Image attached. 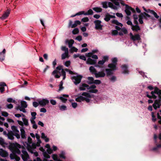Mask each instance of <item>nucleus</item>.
<instances>
[{
	"label": "nucleus",
	"mask_w": 161,
	"mask_h": 161,
	"mask_svg": "<svg viewBox=\"0 0 161 161\" xmlns=\"http://www.w3.org/2000/svg\"><path fill=\"white\" fill-rule=\"evenodd\" d=\"M0 144L4 147H6H6H8V148L13 153L10 155V157L11 159H14V161H19L20 158L16 155L21 153V151L19 149L21 148V146L19 144L11 143L8 145V143L4 142L3 138H0Z\"/></svg>",
	"instance_id": "1"
},
{
	"label": "nucleus",
	"mask_w": 161,
	"mask_h": 161,
	"mask_svg": "<svg viewBox=\"0 0 161 161\" xmlns=\"http://www.w3.org/2000/svg\"><path fill=\"white\" fill-rule=\"evenodd\" d=\"M52 74L57 78H59L61 75L63 76V80H64L66 78V73L63 69V67L62 65H59L57 66L56 68V69L53 71Z\"/></svg>",
	"instance_id": "2"
},
{
	"label": "nucleus",
	"mask_w": 161,
	"mask_h": 161,
	"mask_svg": "<svg viewBox=\"0 0 161 161\" xmlns=\"http://www.w3.org/2000/svg\"><path fill=\"white\" fill-rule=\"evenodd\" d=\"M96 86L94 85L89 86L85 83H81L79 86V89L80 91H84L86 89L89 90V92L91 93H96L97 92V90L95 89Z\"/></svg>",
	"instance_id": "3"
},
{
	"label": "nucleus",
	"mask_w": 161,
	"mask_h": 161,
	"mask_svg": "<svg viewBox=\"0 0 161 161\" xmlns=\"http://www.w3.org/2000/svg\"><path fill=\"white\" fill-rule=\"evenodd\" d=\"M119 2L120 3L122 6H125V12L128 15H130L131 12L133 13L135 12V11L134 8H133L128 5L125 4L123 1L119 0Z\"/></svg>",
	"instance_id": "4"
},
{
	"label": "nucleus",
	"mask_w": 161,
	"mask_h": 161,
	"mask_svg": "<svg viewBox=\"0 0 161 161\" xmlns=\"http://www.w3.org/2000/svg\"><path fill=\"white\" fill-rule=\"evenodd\" d=\"M119 2L120 3L122 6H125V12L128 15H130L131 12L133 13L135 12V11L134 8H133L128 5L125 4L123 1L119 0Z\"/></svg>",
	"instance_id": "5"
},
{
	"label": "nucleus",
	"mask_w": 161,
	"mask_h": 161,
	"mask_svg": "<svg viewBox=\"0 0 161 161\" xmlns=\"http://www.w3.org/2000/svg\"><path fill=\"white\" fill-rule=\"evenodd\" d=\"M27 105L26 102L24 101H22L21 102L20 105H19L16 108L17 110H19L20 111L23 112L24 113L26 112L25 108H27Z\"/></svg>",
	"instance_id": "6"
},
{
	"label": "nucleus",
	"mask_w": 161,
	"mask_h": 161,
	"mask_svg": "<svg viewBox=\"0 0 161 161\" xmlns=\"http://www.w3.org/2000/svg\"><path fill=\"white\" fill-rule=\"evenodd\" d=\"M22 121L19 120H17V122L19 125L22 126L25 125L26 127L29 126L28 120L24 114H22Z\"/></svg>",
	"instance_id": "7"
},
{
	"label": "nucleus",
	"mask_w": 161,
	"mask_h": 161,
	"mask_svg": "<svg viewBox=\"0 0 161 161\" xmlns=\"http://www.w3.org/2000/svg\"><path fill=\"white\" fill-rule=\"evenodd\" d=\"M21 158L24 161H28L29 159V156L25 149L23 148L21 150Z\"/></svg>",
	"instance_id": "8"
},
{
	"label": "nucleus",
	"mask_w": 161,
	"mask_h": 161,
	"mask_svg": "<svg viewBox=\"0 0 161 161\" xmlns=\"http://www.w3.org/2000/svg\"><path fill=\"white\" fill-rule=\"evenodd\" d=\"M12 131L14 134V136L17 138L19 139L20 138V135L19 131L18 130L17 128L15 126L13 125L11 126Z\"/></svg>",
	"instance_id": "9"
},
{
	"label": "nucleus",
	"mask_w": 161,
	"mask_h": 161,
	"mask_svg": "<svg viewBox=\"0 0 161 161\" xmlns=\"http://www.w3.org/2000/svg\"><path fill=\"white\" fill-rule=\"evenodd\" d=\"M82 77L81 75H78L73 77L72 79L74 83L77 85L80 82Z\"/></svg>",
	"instance_id": "10"
},
{
	"label": "nucleus",
	"mask_w": 161,
	"mask_h": 161,
	"mask_svg": "<svg viewBox=\"0 0 161 161\" xmlns=\"http://www.w3.org/2000/svg\"><path fill=\"white\" fill-rule=\"evenodd\" d=\"M72 21L71 20H70L69 24V27H71L72 28H75L76 27L77 25H80L81 24V22L80 21L77 20L75 21L73 24H72Z\"/></svg>",
	"instance_id": "11"
},
{
	"label": "nucleus",
	"mask_w": 161,
	"mask_h": 161,
	"mask_svg": "<svg viewBox=\"0 0 161 161\" xmlns=\"http://www.w3.org/2000/svg\"><path fill=\"white\" fill-rule=\"evenodd\" d=\"M94 22L95 25V28L96 29L100 30L102 29L103 25H101V21L97 20H95Z\"/></svg>",
	"instance_id": "12"
},
{
	"label": "nucleus",
	"mask_w": 161,
	"mask_h": 161,
	"mask_svg": "<svg viewBox=\"0 0 161 161\" xmlns=\"http://www.w3.org/2000/svg\"><path fill=\"white\" fill-rule=\"evenodd\" d=\"M38 102L40 106L42 107H44L49 103V101L47 98H45L39 100L38 101Z\"/></svg>",
	"instance_id": "13"
},
{
	"label": "nucleus",
	"mask_w": 161,
	"mask_h": 161,
	"mask_svg": "<svg viewBox=\"0 0 161 161\" xmlns=\"http://www.w3.org/2000/svg\"><path fill=\"white\" fill-rule=\"evenodd\" d=\"M10 10L8 9L4 12L2 16L0 17V19L2 20H4L6 19L8 16L10 14Z\"/></svg>",
	"instance_id": "14"
},
{
	"label": "nucleus",
	"mask_w": 161,
	"mask_h": 161,
	"mask_svg": "<svg viewBox=\"0 0 161 161\" xmlns=\"http://www.w3.org/2000/svg\"><path fill=\"white\" fill-rule=\"evenodd\" d=\"M82 95L84 96V101L85 100L87 103L90 102L91 95L88 93L83 92Z\"/></svg>",
	"instance_id": "15"
},
{
	"label": "nucleus",
	"mask_w": 161,
	"mask_h": 161,
	"mask_svg": "<svg viewBox=\"0 0 161 161\" xmlns=\"http://www.w3.org/2000/svg\"><path fill=\"white\" fill-rule=\"evenodd\" d=\"M6 135L8 139L11 140H13L14 139V134L13 132L12 131H8V133L6 134Z\"/></svg>",
	"instance_id": "16"
},
{
	"label": "nucleus",
	"mask_w": 161,
	"mask_h": 161,
	"mask_svg": "<svg viewBox=\"0 0 161 161\" xmlns=\"http://www.w3.org/2000/svg\"><path fill=\"white\" fill-rule=\"evenodd\" d=\"M68 97V95L64 94L62 96L57 97V98L60 99L63 103H65L67 100L66 98Z\"/></svg>",
	"instance_id": "17"
},
{
	"label": "nucleus",
	"mask_w": 161,
	"mask_h": 161,
	"mask_svg": "<svg viewBox=\"0 0 161 161\" xmlns=\"http://www.w3.org/2000/svg\"><path fill=\"white\" fill-rule=\"evenodd\" d=\"M143 8L144 9V10L147 12L153 14L154 16L156 19H158L159 18V16L157 15V14L154 11L152 10H150V9H148V10H146L145 8L143 7Z\"/></svg>",
	"instance_id": "18"
},
{
	"label": "nucleus",
	"mask_w": 161,
	"mask_h": 161,
	"mask_svg": "<svg viewBox=\"0 0 161 161\" xmlns=\"http://www.w3.org/2000/svg\"><path fill=\"white\" fill-rule=\"evenodd\" d=\"M8 153L3 149H0V156L3 157H6L8 156Z\"/></svg>",
	"instance_id": "19"
},
{
	"label": "nucleus",
	"mask_w": 161,
	"mask_h": 161,
	"mask_svg": "<svg viewBox=\"0 0 161 161\" xmlns=\"http://www.w3.org/2000/svg\"><path fill=\"white\" fill-rule=\"evenodd\" d=\"M95 76L96 78L104 77L105 75V74L102 71H100L98 72H96L95 74Z\"/></svg>",
	"instance_id": "20"
},
{
	"label": "nucleus",
	"mask_w": 161,
	"mask_h": 161,
	"mask_svg": "<svg viewBox=\"0 0 161 161\" xmlns=\"http://www.w3.org/2000/svg\"><path fill=\"white\" fill-rule=\"evenodd\" d=\"M108 59V57L106 56L103 57V59L102 60L99 61L98 62V64L100 65H103L105 62L107 61Z\"/></svg>",
	"instance_id": "21"
},
{
	"label": "nucleus",
	"mask_w": 161,
	"mask_h": 161,
	"mask_svg": "<svg viewBox=\"0 0 161 161\" xmlns=\"http://www.w3.org/2000/svg\"><path fill=\"white\" fill-rule=\"evenodd\" d=\"M86 64L90 65L94 64H96V60L95 59H92L90 58H89L86 61Z\"/></svg>",
	"instance_id": "22"
},
{
	"label": "nucleus",
	"mask_w": 161,
	"mask_h": 161,
	"mask_svg": "<svg viewBox=\"0 0 161 161\" xmlns=\"http://www.w3.org/2000/svg\"><path fill=\"white\" fill-rule=\"evenodd\" d=\"M130 34L131 35V38L133 41L139 40L140 39V37L139 35L136 34L133 36L132 33H130Z\"/></svg>",
	"instance_id": "23"
},
{
	"label": "nucleus",
	"mask_w": 161,
	"mask_h": 161,
	"mask_svg": "<svg viewBox=\"0 0 161 161\" xmlns=\"http://www.w3.org/2000/svg\"><path fill=\"white\" fill-rule=\"evenodd\" d=\"M6 50L4 49L2 52L0 53V61H2L4 59Z\"/></svg>",
	"instance_id": "24"
},
{
	"label": "nucleus",
	"mask_w": 161,
	"mask_h": 161,
	"mask_svg": "<svg viewBox=\"0 0 161 161\" xmlns=\"http://www.w3.org/2000/svg\"><path fill=\"white\" fill-rule=\"evenodd\" d=\"M123 70V73L125 74H128V67L127 65H124L121 66Z\"/></svg>",
	"instance_id": "25"
},
{
	"label": "nucleus",
	"mask_w": 161,
	"mask_h": 161,
	"mask_svg": "<svg viewBox=\"0 0 161 161\" xmlns=\"http://www.w3.org/2000/svg\"><path fill=\"white\" fill-rule=\"evenodd\" d=\"M116 64L113 63H111L108 64V67L110 68L113 71L116 70L117 69Z\"/></svg>",
	"instance_id": "26"
},
{
	"label": "nucleus",
	"mask_w": 161,
	"mask_h": 161,
	"mask_svg": "<svg viewBox=\"0 0 161 161\" xmlns=\"http://www.w3.org/2000/svg\"><path fill=\"white\" fill-rule=\"evenodd\" d=\"M20 131L21 132V136L22 138H25L26 137L25 134V131L24 130V128L23 127H22L20 129Z\"/></svg>",
	"instance_id": "27"
},
{
	"label": "nucleus",
	"mask_w": 161,
	"mask_h": 161,
	"mask_svg": "<svg viewBox=\"0 0 161 161\" xmlns=\"http://www.w3.org/2000/svg\"><path fill=\"white\" fill-rule=\"evenodd\" d=\"M31 139L30 137H28V138L27 142V143L28 148H31L33 144L31 142Z\"/></svg>",
	"instance_id": "28"
},
{
	"label": "nucleus",
	"mask_w": 161,
	"mask_h": 161,
	"mask_svg": "<svg viewBox=\"0 0 161 161\" xmlns=\"http://www.w3.org/2000/svg\"><path fill=\"white\" fill-rule=\"evenodd\" d=\"M28 149L29 150V151L31 153H33L34 154V155L35 157H37L38 155V154L37 152H35V149H34L32 148V147L30 148H28Z\"/></svg>",
	"instance_id": "29"
},
{
	"label": "nucleus",
	"mask_w": 161,
	"mask_h": 161,
	"mask_svg": "<svg viewBox=\"0 0 161 161\" xmlns=\"http://www.w3.org/2000/svg\"><path fill=\"white\" fill-rule=\"evenodd\" d=\"M108 6L115 10L117 9L118 8L117 6L115 5L112 2H108Z\"/></svg>",
	"instance_id": "30"
},
{
	"label": "nucleus",
	"mask_w": 161,
	"mask_h": 161,
	"mask_svg": "<svg viewBox=\"0 0 161 161\" xmlns=\"http://www.w3.org/2000/svg\"><path fill=\"white\" fill-rule=\"evenodd\" d=\"M111 23L112 24H115L118 26H120L122 27L123 26V24L119 22L117 20L115 19H113L111 21Z\"/></svg>",
	"instance_id": "31"
},
{
	"label": "nucleus",
	"mask_w": 161,
	"mask_h": 161,
	"mask_svg": "<svg viewBox=\"0 0 161 161\" xmlns=\"http://www.w3.org/2000/svg\"><path fill=\"white\" fill-rule=\"evenodd\" d=\"M105 71L107 76H110L113 74V71L109 69H106Z\"/></svg>",
	"instance_id": "32"
},
{
	"label": "nucleus",
	"mask_w": 161,
	"mask_h": 161,
	"mask_svg": "<svg viewBox=\"0 0 161 161\" xmlns=\"http://www.w3.org/2000/svg\"><path fill=\"white\" fill-rule=\"evenodd\" d=\"M127 30L125 28H121L120 31L119 33V35L120 36L123 35V34H127Z\"/></svg>",
	"instance_id": "33"
},
{
	"label": "nucleus",
	"mask_w": 161,
	"mask_h": 161,
	"mask_svg": "<svg viewBox=\"0 0 161 161\" xmlns=\"http://www.w3.org/2000/svg\"><path fill=\"white\" fill-rule=\"evenodd\" d=\"M131 29L133 31H137L140 29L139 26L137 25H132L131 27Z\"/></svg>",
	"instance_id": "34"
},
{
	"label": "nucleus",
	"mask_w": 161,
	"mask_h": 161,
	"mask_svg": "<svg viewBox=\"0 0 161 161\" xmlns=\"http://www.w3.org/2000/svg\"><path fill=\"white\" fill-rule=\"evenodd\" d=\"M158 138L161 141V133H160L159 134ZM161 147V144H158L157 146L156 147L153 148L152 149V150L154 151H156L158 150V149L159 147Z\"/></svg>",
	"instance_id": "35"
},
{
	"label": "nucleus",
	"mask_w": 161,
	"mask_h": 161,
	"mask_svg": "<svg viewBox=\"0 0 161 161\" xmlns=\"http://www.w3.org/2000/svg\"><path fill=\"white\" fill-rule=\"evenodd\" d=\"M89 70L92 74H94L95 75L97 71L94 67L92 66H91L90 67Z\"/></svg>",
	"instance_id": "36"
},
{
	"label": "nucleus",
	"mask_w": 161,
	"mask_h": 161,
	"mask_svg": "<svg viewBox=\"0 0 161 161\" xmlns=\"http://www.w3.org/2000/svg\"><path fill=\"white\" fill-rule=\"evenodd\" d=\"M88 80L87 81V83L88 84H92L93 83L94 79L92 77H89L87 78Z\"/></svg>",
	"instance_id": "37"
},
{
	"label": "nucleus",
	"mask_w": 161,
	"mask_h": 161,
	"mask_svg": "<svg viewBox=\"0 0 161 161\" xmlns=\"http://www.w3.org/2000/svg\"><path fill=\"white\" fill-rule=\"evenodd\" d=\"M31 114L32 117L30 119V121L34 120L36 118V112H32Z\"/></svg>",
	"instance_id": "38"
},
{
	"label": "nucleus",
	"mask_w": 161,
	"mask_h": 161,
	"mask_svg": "<svg viewBox=\"0 0 161 161\" xmlns=\"http://www.w3.org/2000/svg\"><path fill=\"white\" fill-rule=\"evenodd\" d=\"M112 2L116 6L118 7L119 6V0H111Z\"/></svg>",
	"instance_id": "39"
},
{
	"label": "nucleus",
	"mask_w": 161,
	"mask_h": 161,
	"mask_svg": "<svg viewBox=\"0 0 161 161\" xmlns=\"http://www.w3.org/2000/svg\"><path fill=\"white\" fill-rule=\"evenodd\" d=\"M84 97L80 96L75 99V100L78 102H81L84 101Z\"/></svg>",
	"instance_id": "40"
},
{
	"label": "nucleus",
	"mask_w": 161,
	"mask_h": 161,
	"mask_svg": "<svg viewBox=\"0 0 161 161\" xmlns=\"http://www.w3.org/2000/svg\"><path fill=\"white\" fill-rule=\"evenodd\" d=\"M69 57V53L64 52L62 54L61 58L62 59H64L66 58Z\"/></svg>",
	"instance_id": "41"
},
{
	"label": "nucleus",
	"mask_w": 161,
	"mask_h": 161,
	"mask_svg": "<svg viewBox=\"0 0 161 161\" xmlns=\"http://www.w3.org/2000/svg\"><path fill=\"white\" fill-rule=\"evenodd\" d=\"M110 14L108 13H107L105 15V18H104V20L107 22H108L110 20Z\"/></svg>",
	"instance_id": "42"
},
{
	"label": "nucleus",
	"mask_w": 161,
	"mask_h": 161,
	"mask_svg": "<svg viewBox=\"0 0 161 161\" xmlns=\"http://www.w3.org/2000/svg\"><path fill=\"white\" fill-rule=\"evenodd\" d=\"M157 118L159 119L158 122L159 124H161V110H159V112L157 113Z\"/></svg>",
	"instance_id": "43"
},
{
	"label": "nucleus",
	"mask_w": 161,
	"mask_h": 161,
	"mask_svg": "<svg viewBox=\"0 0 161 161\" xmlns=\"http://www.w3.org/2000/svg\"><path fill=\"white\" fill-rule=\"evenodd\" d=\"M153 107L155 109H156L157 108H159L160 105L156 101L153 104Z\"/></svg>",
	"instance_id": "44"
},
{
	"label": "nucleus",
	"mask_w": 161,
	"mask_h": 161,
	"mask_svg": "<svg viewBox=\"0 0 161 161\" xmlns=\"http://www.w3.org/2000/svg\"><path fill=\"white\" fill-rule=\"evenodd\" d=\"M74 41L73 39L70 40L68 42V46L69 48H71L72 47V45L74 44Z\"/></svg>",
	"instance_id": "45"
},
{
	"label": "nucleus",
	"mask_w": 161,
	"mask_h": 161,
	"mask_svg": "<svg viewBox=\"0 0 161 161\" xmlns=\"http://www.w3.org/2000/svg\"><path fill=\"white\" fill-rule=\"evenodd\" d=\"M45 147L47 148V151L49 153H51L52 152V151L51 149V148H50V146L48 144H47L46 146Z\"/></svg>",
	"instance_id": "46"
},
{
	"label": "nucleus",
	"mask_w": 161,
	"mask_h": 161,
	"mask_svg": "<svg viewBox=\"0 0 161 161\" xmlns=\"http://www.w3.org/2000/svg\"><path fill=\"white\" fill-rule=\"evenodd\" d=\"M31 124L32 125V127L33 128L35 129H36L37 128V126L36 124V122L35 120L31 121Z\"/></svg>",
	"instance_id": "47"
},
{
	"label": "nucleus",
	"mask_w": 161,
	"mask_h": 161,
	"mask_svg": "<svg viewBox=\"0 0 161 161\" xmlns=\"http://www.w3.org/2000/svg\"><path fill=\"white\" fill-rule=\"evenodd\" d=\"M103 8H107L108 6V3L107 1L103 2L102 3Z\"/></svg>",
	"instance_id": "48"
},
{
	"label": "nucleus",
	"mask_w": 161,
	"mask_h": 161,
	"mask_svg": "<svg viewBox=\"0 0 161 161\" xmlns=\"http://www.w3.org/2000/svg\"><path fill=\"white\" fill-rule=\"evenodd\" d=\"M93 13V11L91 9H89L88 10L87 12L85 13L84 15H92Z\"/></svg>",
	"instance_id": "49"
},
{
	"label": "nucleus",
	"mask_w": 161,
	"mask_h": 161,
	"mask_svg": "<svg viewBox=\"0 0 161 161\" xmlns=\"http://www.w3.org/2000/svg\"><path fill=\"white\" fill-rule=\"evenodd\" d=\"M93 10L97 12H100L102 11V9L101 8L98 7H95L93 8Z\"/></svg>",
	"instance_id": "50"
},
{
	"label": "nucleus",
	"mask_w": 161,
	"mask_h": 161,
	"mask_svg": "<svg viewBox=\"0 0 161 161\" xmlns=\"http://www.w3.org/2000/svg\"><path fill=\"white\" fill-rule=\"evenodd\" d=\"M7 101L9 103H15V100L12 98H8L7 99Z\"/></svg>",
	"instance_id": "51"
},
{
	"label": "nucleus",
	"mask_w": 161,
	"mask_h": 161,
	"mask_svg": "<svg viewBox=\"0 0 161 161\" xmlns=\"http://www.w3.org/2000/svg\"><path fill=\"white\" fill-rule=\"evenodd\" d=\"M154 91L155 94L158 95L161 94V90H159L157 88H156Z\"/></svg>",
	"instance_id": "52"
},
{
	"label": "nucleus",
	"mask_w": 161,
	"mask_h": 161,
	"mask_svg": "<svg viewBox=\"0 0 161 161\" xmlns=\"http://www.w3.org/2000/svg\"><path fill=\"white\" fill-rule=\"evenodd\" d=\"M79 32V30L78 28H75L72 31L73 34L75 35L78 34Z\"/></svg>",
	"instance_id": "53"
},
{
	"label": "nucleus",
	"mask_w": 161,
	"mask_h": 161,
	"mask_svg": "<svg viewBox=\"0 0 161 161\" xmlns=\"http://www.w3.org/2000/svg\"><path fill=\"white\" fill-rule=\"evenodd\" d=\"M62 51H64V52L69 53L68 48H66L65 46H63L61 48Z\"/></svg>",
	"instance_id": "54"
},
{
	"label": "nucleus",
	"mask_w": 161,
	"mask_h": 161,
	"mask_svg": "<svg viewBox=\"0 0 161 161\" xmlns=\"http://www.w3.org/2000/svg\"><path fill=\"white\" fill-rule=\"evenodd\" d=\"M112 63L114 64H115L117 65V58H112L111 59Z\"/></svg>",
	"instance_id": "55"
},
{
	"label": "nucleus",
	"mask_w": 161,
	"mask_h": 161,
	"mask_svg": "<svg viewBox=\"0 0 161 161\" xmlns=\"http://www.w3.org/2000/svg\"><path fill=\"white\" fill-rule=\"evenodd\" d=\"M63 82L62 81H61L60 84H59V91H60L62 90L63 89Z\"/></svg>",
	"instance_id": "56"
},
{
	"label": "nucleus",
	"mask_w": 161,
	"mask_h": 161,
	"mask_svg": "<svg viewBox=\"0 0 161 161\" xmlns=\"http://www.w3.org/2000/svg\"><path fill=\"white\" fill-rule=\"evenodd\" d=\"M6 107L9 109H11L13 108V105L11 103H9L8 104H7L6 106Z\"/></svg>",
	"instance_id": "57"
},
{
	"label": "nucleus",
	"mask_w": 161,
	"mask_h": 161,
	"mask_svg": "<svg viewBox=\"0 0 161 161\" xmlns=\"http://www.w3.org/2000/svg\"><path fill=\"white\" fill-rule=\"evenodd\" d=\"M59 109L62 111L65 110L66 109V107L64 105L59 106Z\"/></svg>",
	"instance_id": "58"
},
{
	"label": "nucleus",
	"mask_w": 161,
	"mask_h": 161,
	"mask_svg": "<svg viewBox=\"0 0 161 161\" xmlns=\"http://www.w3.org/2000/svg\"><path fill=\"white\" fill-rule=\"evenodd\" d=\"M89 20V19L87 17H85L84 18H82L81 20V21L84 22H88Z\"/></svg>",
	"instance_id": "59"
},
{
	"label": "nucleus",
	"mask_w": 161,
	"mask_h": 161,
	"mask_svg": "<svg viewBox=\"0 0 161 161\" xmlns=\"http://www.w3.org/2000/svg\"><path fill=\"white\" fill-rule=\"evenodd\" d=\"M118 32L117 30H113L112 32V35H116L118 34Z\"/></svg>",
	"instance_id": "60"
},
{
	"label": "nucleus",
	"mask_w": 161,
	"mask_h": 161,
	"mask_svg": "<svg viewBox=\"0 0 161 161\" xmlns=\"http://www.w3.org/2000/svg\"><path fill=\"white\" fill-rule=\"evenodd\" d=\"M152 117V120L153 122H155L156 120V119L155 118V116L154 115V113L153 112H152L151 113Z\"/></svg>",
	"instance_id": "61"
},
{
	"label": "nucleus",
	"mask_w": 161,
	"mask_h": 161,
	"mask_svg": "<svg viewBox=\"0 0 161 161\" xmlns=\"http://www.w3.org/2000/svg\"><path fill=\"white\" fill-rule=\"evenodd\" d=\"M70 64V61H67L64 63V65L67 67H68Z\"/></svg>",
	"instance_id": "62"
},
{
	"label": "nucleus",
	"mask_w": 161,
	"mask_h": 161,
	"mask_svg": "<svg viewBox=\"0 0 161 161\" xmlns=\"http://www.w3.org/2000/svg\"><path fill=\"white\" fill-rule=\"evenodd\" d=\"M39 104V103L38 102V103H37V102H34L33 103V105L34 107L35 108H36L37 107H38Z\"/></svg>",
	"instance_id": "63"
},
{
	"label": "nucleus",
	"mask_w": 161,
	"mask_h": 161,
	"mask_svg": "<svg viewBox=\"0 0 161 161\" xmlns=\"http://www.w3.org/2000/svg\"><path fill=\"white\" fill-rule=\"evenodd\" d=\"M2 115L3 116H4L5 117H7L8 116V114L5 112H2Z\"/></svg>",
	"instance_id": "64"
}]
</instances>
